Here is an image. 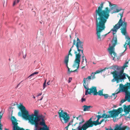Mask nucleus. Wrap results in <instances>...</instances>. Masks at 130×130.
I'll list each match as a JSON object with an SVG mask.
<instances>
[{
    "instance_id": "obj_1",
    "label": "nucleus",
    "mask_w": 130,
    "mask_h": 130,
    "mask_svg": "<svg viewBox=\"0 0 130 130\" xmlns=\"http://www.w3.org/2000/svg\"><path fill=\"white\" fill-rule=\"evenodd\" d=\"M83 42L78 38L76 43L75 40H73V45L70 49L68 55L65 57L64 62L68 71L70 73L78 72L77 70L79 68L80 61V52L83 55L82 62L84 59L87 60L83 53Z\"/></svg>"
},
{
    "instance_id": "obj_2",
    "label": "nucleus",
    "mask_w": 130,
    "mask_h": 130,
    "mask_svg": "<svg viewBox=\"0 0 130 130\" xmlns=\"http://www.w3.org/2000/svg\"><path fill=\"white\" fill-rule=\"evenodd\" d=\"M109 6L111 7L110 9L108 7H106L104 10H102L104 3H102L95 11L96 34L98 39L100 40H101L100 32L104 30L106 28L105 24L110 16V11L116 8V10H114L112 12V13H113L118 12L122 10L121 8L119 9L117 8L118 7L117 5L112 4L109 2Z\"/></svg>"
},
{
    "instance_id": "obj_3",
    "label": "nucleus",
    "mask_w": 130,
    "mask_h": 130,
    "mask_svg": "<svg viewBox=\"0 0 130 130\" xmlns=\"http://www.w3.org/2000/svg\"><path fill=\"white\" fill-rule=\"evenodd\" d=\"M119 14L120 16V18L118 23L113 26L111 31L116 32L118 29H119L121 26H122L120 29L121 32L122 34L125 35L127 34L126 27L127 23L126 22H123L122 20V17L123 16V12L120 13Z\"/></svg>"
},
{
    "instance_id": "obj_4",
    "label": "nucleus",
    "mask_w": 130,
    "mask_h": 130,
    "mask_svg": "<svg viewBox=\"0 0 130 130\" xmlns=\"http://www.w3.org/2000/svg\"><path fill=\"white\" fill-rule=\"evenodd\" d=\"M123 72L124 70H122L119 71L115 70V71L111 73L113 75L114 79H115L117 83H119V80L122 82V80L126 79V76L128 77L129 80H130V77Z\"/></svg>"
},
{
    "instance_id": "obj_5",
    "label": "nucleus",
    "mask_w": 130,
    "mask_h": 130,
    "mask_svg": "<svg viewBox=\"0 0 130 130\" xmlns=\"http://www.w3.org/2000/svg\"><path fill=\"white\" fill-rule=\"evenodd\" d=\"M3 115V113L2 112H0V130H2V125L1 124V120ZM11 119L12 123L13 125V130H25V129L23 128H21L18 126V124L17 122V120L13 116H11ZM5 130H8L7 129L5 128Z\"/></svg>"
},
{
    "instance_id": "obj_6",
    "label": "nucleus",
    "mask_w": 130,
    "mask_h": 130,
    "mask_svg": "<svg viewBox=\"0 0 130 130\" xmlns=\"http://www.w3.org/2000/svg\"><path fill=\"white\" fill-rule=\"evenodd\" d=\"M123 111L122 107L119 108L117 109H113L112 110H110L108 112L109 114V115H107L105 113L103 114L102 116V118H107L111 117L114 118L118 116L119 114Z\"/></svg>"
},
{
    "instance_id": "obj_7",
    "label": "nucleus",
    "mask_w": 130,
    "mask_h": 130,
    "mask_svg": "<svg viewBox=\"0 0 130 130\" xmlns=\"http://www.w3.org/2000/svg\"><path fill=\"white\" fill-rule=\"evenodd\" d=\"M127 85L125 84L124 85L122 84H120V88L121 89L122 91L126 93V96L125 99H122L121 101V103H122L125 102L126 100H127L129 102L130 101V96L128 93V90L129 89H130V83H127Z\"/></svg>"
},
{
    "instance_id": "obj_8",
    "label": "nucleus",
    "mask_w": 130,
    "mask_h": 130,
    "mask_svg": "<svg viewBox=\"0 0 130 130\" xmlns=\"http://www.w3.org/2000/svg\"><path fill=\"white\" fill-rule=\"evenodd\" d=\"M112 43V45L110 46V44H109V48H108V51L110 54L111 55L112 57H113V60H115L116 57H117L116 54L114 51V47L117 44V36H114L111 41Z\"/></svg>"
},
{
    "instance_id": "obj_9",
    "label": "nucleus",
    "mask_w": 130,
    "mask_h": 130,
    "mask_svg": "<svg viewBox=\"0 0 130 130\" xmlns=\"http://www.w3.org/2000/svg\"><path fill=\"white\" fill-rule=\"evenodd\" d=\"M19 108L21 112H19L18 114H20V116L21 115L23 118L29 121L30 120V115H29L28 111L26 109L25 107L22 105H21L19 106Z\"/></svg>"
},
{
    "instance_id": "obj_10",
    "label": "nucleus",
    "mask_w": 130,
    "mask_h": 130,
    "mask_svg": "<svg viewBox=\"0 0 130 130\" xmlns=\"http://www.w3.org/2000/svg\"><path fill=\"white\" fill-rule=\"evenodd\" d=\"M97 118L98 119L96 121H93L92 120V118H91L82 125L86 130L88 128L92 127L94 125L96 126L95 124L98 123L100 119L98 117Z\"/></svg>"
},
{
    "instance_id": "obj_11",
    "label": "nucleus",
    "mask_w": 130,
    "mask_h": 130,
    "mask_svg": "<svg viewBox=\"0 0 130 130\" xmlns=\"http://www.w3.org/2000/svg\"><path fill=\"white\" fill-rule=\"evenodd\" d=\"M60 110H59L58 113L59 117L60 118H62V119L64 121L65 123H67L70 118L69 115L66 112H63V110H61L60 112Z\"/></svg>"
},
{
    "instance_id": "obj_12",
    "label": "nucleus",
    "mask_w": 130,
    "mask_h": 130,
    "mask_svg": "<svg viewBox=\"0 0 130 130\" xmlns=\"http://www.w3.org/2000/svg\"><path fill=\"white\" fill-rule=\"evenodd\" d=\"M86 89L85 95H87L88 94H91V93H93L94 95H96L97 94V90L96 87L92 86L90 88H89L88 86L85 88Z\"/></svg>"
},
{
    "instance_id": "obj_13",
    "label": "nucleus",
    "mask_w": 130,
    "mask_h": 130,
    "mask_svg": "<svg viewBox=\"0 0 130 130\" xmlns=\"http://www.w3.org/2000/svg\"><path fill=\"white\" fill-rule=\"evenodd\" d=\"M77 120L80 121L79 123V125L75 129H72V130H76L78 129V130H86L83 125L81 126L80 125L85 121L84 120L82 117L80 116L76 118Z\"/></svg>"
},
{
    "instance_id": "obj_14",
    "label": "nucleus",
    "mask_w": 130,
    "mask_h": 130,
    "mask_svg": "<svg viewBox=\"0 0 130 130\" xmlns=\"http://www.w3.org/2000/svg\"><path fill=\"white\" fill-rule=\"evenodd\" d=\"M122 125V123L119 125L117 124L115 127V130H130V128L127 126L121 127Z\"/></svg>"
},
{
    "instance_id": "obj_15",
    "label": "nucleus",
    "mask_w": 130,
    "mask_h": 130,
    "mask_svg": "<svg viewBox=\"0 0 130 130\" xmlns=\"http://www.w3.org/2000/svg\"><path fill=\"white\" fill-rule=\"evenodd\" d=\"M91 75L88 77L87 78H84L83 79V86L85 88H86V87L88 86V83L90 82V80L92 78Z\"/></svg>"
},
{
    "instance_id": "obj_16",
    "label": "nucleus",
    "mask_w": 130,
    "mask_h": 130,
    "mask_svg": "<svg viewBox=\"0 0 130 130\" xmlns=\"http://www.w3.org/2000/svg\"><path fill=\"white\" fill-rule=\"evenodd\" d=\"M44 116H43L42 115H39L36 117H35L34 118H33L32 117L31 118V119H32L34 120L37 121V122L40 121H42L44 119Z\"/></svg>"
},
{
    "instance_id": "obj_17",
    "label": "nucleus",
    "mask_w": 130,
    "mask_h": 130,
    "mask_svg": "<svg viewBox=\"0 0 130 130\" xmlns=\"http://www.w3.org/2000/svg\"><path fill=\"white\" fill-rule=\"evenodd\" d=\"M30 123L32 125H34L35 126V128L34 129H39L40 127L38 126L39 123L37 121H35L32 119L30 120L29 121Z\"/></svg>"
},
{
    "instance_id": "obj_18",
    "label": "nucleus",
    "mask_w": 130,
    "mask_h": 130,
    "mask_svg": "<svg viewBox=\"0 0 130 130\" xmlns=\"http://www.w3.org/2000/svg\"><path fill=\"white\" fill-rule=\"evenodd\" d=\"M106 68H105L103 69H101L100 70H98L94 73L93 72H92L91 74V76H92V79H93L95 78V74L99 73L100 72H102L103 71H104L106 70Z\"/></svg>"
},
{
    "instance_id": "obj_19",
    "label": "nucleus",
    "mask_w": 130,
    "mask_h": 130,
    "mask_svg": "<svg viewBox=\"0 0 130 130\" xmlns=\"http://www.w3.org/2000/svg\"><path fill=\"white\" fill-rule=\"evenodd\" d=\"M123 106V109L124 112L126 114L129 113L130 112V105L128 106L127 107L126 105H124Z\"/></svg>"
},
{
    "instance_id": "obj_20",
    "label": "nucleus",
    "mask_w": 130,
    "mask_h": 130,
    "mask_svg": "<svg viewBox=\"0 0 130 130\" xmlns=\"http://www.w3.org/2000/svg\"><path fill=\"white\" fill-rule=\"evenodd\" d=\"M129 40L128 41L127 43H126V42H125V44L124 45V47L125 48V50H124V51L122 53H121V54L120 55V56H121L123 54L124 52L126 50H127V45H129V48L130 49V38H129Z\"/></svg>"
},
{
    "instance_id": "obj_21",
    "label": "nucleus",
    "mask_w": 130,
    "mask_h": 130,
    "mask_svg": "<svg viewBox=\"0 0 130 130\" xmlns=\"http://www.w3.org/2000/svg\"><path fill=\"white\" fill-rule=\"evenodd\" d=\"M83 107L84 108V111H86L90 110V108H92V106H88L84 105L83 106Z\"/></svg>"
},
{
    "instance_id": "obj_22",
    "label": "nucleus",
    "mask_w": 130,
    "mask_h": 130,
    "mask_svg": "<svg viewBox=\"0 0 130 130\" xmlns=\"http://www.w3.org/2000/svg\"><path fill=\"white\" fill-rule=\"evenodd\" d=\"M38 111L37 110H35L34 111V114H32V115H30V119H31V118L32 117L33 118H34L35 117H36L37 116H38Z\"/></svg>"
},
{
    "instance_id": "obj_23",
    "label": "nucleus",
    "mask_w": 130,
    "mask_h": 130,
    "mask_svg": "<svg viewBox=\"0 0 130 130\" xmlns=\"http://www.w3.org/2000/svg\"><path fill=\"white\" fill-rule=\"evenodd\" d=\"M121 69V68L120 67L116 65L113 66L112 67V69L114 70L116 69L117 70H119Z\"/></svg>"
},
{
    "instance_id": "obj_24",
    "label": "nucleus",
    "mask_w": 130,
    "mask_h": 130,
    "mask_svg": "<svg viewBox=\"0 0 130 130\" xmlns=\"http://www.w3.org/2000/svg\"><path fill=\"white\" fill-rule=\"evenodd\" d=\"M44 126V127H40V130H50L49 127H47L45 124Z\"/></svg>"
},
{
    "instance_id": "obj_25",
    "label": "nucleus",
    "mask_w": 130,
    "mask_h": 130,
    "mask_svg": "<svg viewBox=\"0 0 130 130\" xmlns=\"http://www.w3.org/2000/svg\"><path fill=\"white\" fill-rule=\"evenodd\" d=\"M97 94L96 95H98L100 96H102L103 95V90H99L98 92H97Z\"/></svg>"
},
{
    "instance_id": "obj_26",
    "label": "nucleus",
    "mask_w": 130,
    "mask_h": 130,
    "mask_svg": "<svg viewBox=\"0 0 130 130\" xmlns=\"http://www.w3.org/2000/svg\"><path fill=\"white\" fill-rule=\"evenodd\" d=\"M40 125L42 126H44L45 125V120H43L41 122H40L39 123Z\"/></svg>"
},
{
    "instance_id": "obj_27",
    "label": "nucleus",
    "mask_w": 130,
    "mask_h": 130,
    "mask_svg": "<svg viewBox=\"0 0 130 130\" xmlns=\"http://www.w3.org/2000/svg\"><path fill=\"white\" fill-rule=\"evenodd\" d=\"M119 89H117L115 91V93L117 94L119 93L121 91V89H120V87H119Z\"/></svg>"
},
{
    "instance_id": "obj_28",
    "label": "nucleus",
    "mask_w": 130,
    "mask_h": 130,
    "mask_svg": "<svg viewBox=\"0 0 130 130\" xmlns=\"http://www.w3.org/2000/svg\"><path fill=\"white\" fill-rule=\"evenodd\" d=\"M104 119H103L102 120H101L100 122H99L98 123H96L95 124V125H99L101 124L102 122H103L104 121Z\"/></svg>"
},
{
    "instance_id": "obj_29",
    "label": "nucleus",
    "mask_w": 130,
    "mask_h": 130,
    "mask_svg": "<svg viewBox=\"0 0 130 130\" xmlns=\"http://www.w3.org/2000/svg\"><path fill=\"white\" fill-rule=\"evenodd\" d=\"M19 0H15L14 1V2L13 6H14L16 4L18 3L19 2Z\"/></svg>"
},
{
    "instance_id": "obj_30",
    "label": "nucleus",
    "mask_w": 130,
    "mask_h": 130,
    "mask_svg": "<svg viewBox=\"0 0 130 130\" xmlns=\"http://www.w3.org/2000/svg\"><path fill=\"white\" fill-rule=\"evenodd\" d=\"M46 79L45 80V82L43 84V89H44V88H45V87L46 86Z\"/></svg>"
},
{
    "instance_id": "obj_31",
    "label": "nucleus",
    "mask_w": 130,
    "mask_h": 130,
    "mask_svg": "<svg viewBox=\"0 0 130 130\" xmlns=\"http://www.w3.org/2000/svg\"><path fill=\"white\" fill-rule=\"evenodd\" d=\"M102 96H104V98L105 99H106L108 98V94H103V95Z\"/></svg>"
},
{
    "instance_id": "obj_32",
    "label": "nucleus",
    "mask_w": 130,
    "mask_h": 130,
    "mask_svg": "<svg viewBox=\"0 0 130 130\" xmlns=\"http://www.w3.org/2000/svg\"><path fill=\"white\" fill-rule=\"evenodd\" d=\"M128 63V62H126L123 66V67L124 68L125 67H127V66L126 65V64Z\"/></svg>"
},
{
    "instance_id": "obj_33",
    "label": "nucleus",
    "mask_w": 130,
    "mask_h": 130,
    "mask_svg": "<svg viewBox=\"0 0 130 130\" xmlns=\"http://www.w3.org/2000/svg\"><path fill=\"white\" fill-rule=\"evenodd\" d=\"M38 72H34V73H32L31 74V75L32 76H33L34 75H35V74H38Z\"/></svg>"
},
{
    "instance_id": "obj_34",
    "label": "nucleus",
    "mask_w": 130,
    "mask_h": 130,
    "mask_svg": "<svg viewBox=\"0 0 130 130\" xmlns=\"http://www.w3.org/2000/svg\"><path fill=\"white\" fill-rule=\"evenodd\" d=\"M86 101V99L85 98H82L81 100V102H85Z\"/></svg>"
},
{
    "instance_id": "obj_35",
    "label": "nucleus",
    "mask_w": 130,
    "mask_h": 130,
    "mask_svg": "<svg viewBox=\"0 0 130 130\" xmlns=\"http://www.w3.org/2000/svg\"><path fill=\"white\" fill-rule=\"evenodd\" d=\"M73 122V120H72L71 121H70V122H69L68 124V125L69 126L70 125H71V124Z\"/></svg>"
},
{
    "instance_id": "obj_36",
    "label": "nucleus",
    "mask_w": 130,
    "mask_h": 130,
    "mask_svg": "<svg viewBox=\"0 0 130 130\" xmlns=\"http://www.w3.org/2000/svg\"><path fill=\"white\" fill-rule=\"evenodd\" d=\"M72 80V78L71 77H69V80L68 81V83H70L71 80Z\"/></svg>"
},
{
    "instance_id": "obj_37",
    "label": "nucleus",
    "mask_w": 130,
    "mask_h": 130,
    "mask_svg": "<svg viewBox=\"0 0 130 130\" xmlns=\"http://www.w3.org/2000/svg\"><path fill=\"white\" fill-rule=\"evenodd\" d=\"M96 117H98L100 119L101 118H102V116H101L100 115H97L96 116Z\"/></svg>"
},
{
    "instance_id": "obj_38",
    "label": "nucleus",
    "mask_w": 130,
    "mask_h": 130,
    "mask_svg": "<svg viewBox=\"0 0 130 130\" xmlns=\"http://www.w3.org/2000/svg\"><path fill=\"white\" fill-rule=\"evenodd\" d=\"M42 92L38 94V95L37 96L38 97L39 96H40V95H42Z\"/></svg>"
},
{
    "instance_id": "obj_39",
    "label": "nucleus",
    "mask_w": 130,
    "mask_h": 130,
    "mask_svg": "<svg viewBox=\"0 0 130 130\" xmlns=\"http://www.w3.org/2000/svg\"><path fill=\"white\" fill-rule=\"evenodd\" d=\"M22 82H21L19 84H18L17 86L15 87L16 88H17L20 85V84H21V83Z\"/></svg>"
},
{
    "instance_id": "obj_40",
    "label": "nucleus",
    "mask_w": 130,
    "mask_h": 130,
    "mask_svg": "<svg viewBox=\"0 0 130 130\" xmlns=\"http://www.w3.org/2000/svg\"><path fill=\"white\" fill-rule=\"evenodd\" d=\"M69 126L68 125L67 126H66V127H65V128H66L67 129L66 130H68V129Z\"/></svg>"
},
{
    "instance_id": "obj_41",
    "label": "nucleus",
    "mask_w": 130,
    "mask_h": 130,
    "mask_svg": "<svg viewBox=\"0 0 130 130\" xmlns=\"http://www.w3.org/2000/svg\"><path fill=\"white\" fill-rule=\"evenodd\" d=\"M109 130H113V129H112L111 127L109 129ZM114 130H115V128L114 129Z\"/></svg>"
},
{
    "instance_id": "obj_42",
    "label": "nucleus",
    "mask_w": 130,
    "mask_h": 130,
    "mask_svg": "<svg viewBox=\"0 0 130 130\" xmlns=\"http://www.w3.org/2000/svg\"><path fill=\"white\" fill-rule=\"evenodd\" d=\"M78 123H75V124H74V125H73V127H74V126H75V125L76 124H78Z\"/></svg>"
},
{
    "instance_id": "obj_43",
    "label": "nucleus",
    "mask_w": 130,
    "mask_h": 130,
    "mask_svg": "<svg viewBox=\"0 0 130 130\" xmlns=\"http://www.w3.org/2000/svg\"><path fill=\"white\" fill-rule=\"evenodd\" d=\"M116 94L115 93H112V95H113V96H115V95H116Z\"/></svg>"
},
{
    "instance_id": "obj_44",
    "label": "nucleus",
    "mask_w": 130,
    "mask_h": 130,
    "mask_svg": "<svg viewBox=\"0 0 130 130\" xmlns=\"http://www.w3.org/2000/svg\"><path fill=\"white\" fill-rule=\"evenodd\" d=\"M50 82V80L48 81V82H47V84L48 85H50V84H49V83Z\"/></svg>"
},
{
    "instance_id": "obj_45",
    "label": "nucleus",
    "mask_w": 130,
    "mask_h": 130,
    "mask_svg": "<svg viewBox=\"0 0 130 130\" xmlns=\"http://www.w3.org/2000/svg\"><path fill=\"white\" fill-rule=\"evenodd\" d=\"M31 76H31V74H30V75L28 77V78H29V77H31Z\"/></svg>"
},
{
    "instance_id": "obj_46",
    "label": "nucleus",
    "mask_w": 130,
    "mask_h": 130,
    "mask_svg": "<svg viewBox=\"0 0 130 130\" xmlns=\"http://www.w3.org/2000/svg\"><path fill=\"white\" fill-rule=\"evenodd\" d=\"M42 98H43V97H42V98L41 99H40V100H38V101H39V100H42Z\"/></svg>"
},
{
    "instance_id": "obj_47",
    "label": "nucleus",
    "mask_w": 130,
    "mask_h": 130,
    "mask_svg": "<svg viewBox=\"0 0 130 130\" xmlns=\"http://www.w3.org/2000/svg\"><path fill=\"white\" fill-rule=\"evenodd\" d=\"M85 66H84V67H83L82 68V69H84V68H85Z\"/></svg>"
},
{
    "instance_id": "obj_48",
    "label": "nucleus",
    "mask_w": 130,
    "mask_h": 130,
    "mask_svg": "<svg viewBox=\"0 0 130 130\" xmlns=\"http://www.w3.org/2000/svg\"><path fill=\"white\" fill-rule=\"evenodd\" d=\"M105 129L106 130H109V129L107 128H105Z\"/></svg>"
},
{
    "instance_id": "obj_49",
    "label": "nucleus",
    "mask_w": 130,
    "mask_h": 130,
    "mask_svg": "<svg viewBox=\"0 0 130 130\" xmlns=\"http://www.w3.org/2000/svg\"><path fill=\"white\" fill-rule=\"evenodd\" d=\"M116 32H115V33L114 32H113V33H112L113 35H114L115 34V33H116Z\"/></svg>"
},
{
    "instance_id": "obj_50",
    "label": "nucleus",
    "mask_w": 130,
    "mask_h": 130,
    "mask_svg": "<svg viewBox=\"0 0 130 130\" xmlns=\"http://www.w3.org/2000/svg\"><path fill=\"white\" fill-rule=\"evenodd\" d=\"M33 98L34 99H35L36 97L35 96H33Z\"/></svg>"
},
{
    "instance_id": "obj_51",
    "label": "nucleus",
    "mask_w": 130,
    "mask_h": 130,
    "mask_svg": "<svg viewBox=\"0 0 130 130\" xmlns=\"http://www.w3.org/2000/svg\"><path fill=\"white\" fill-rule=\"evenodd\" d=\"M70 39H71V37L70 35Z\"/></svg>"
},
{
    "instance_id": "obj_52",
    "label": "nucleus",
    "mask_w": 130,
    "mask_h": 130,
    "mask_svg": "<svg viewBox=\"0 0 130 130\" xmlns=\"http://www.w3.org/2000/svg\"><path fill=\"white\" fill-rule=\"evenodd\" d=\"M109 33H110V32H108V33L107 34H108ZM107 34H106V35H105V36H106V35H107Z\"/></svg>"
},
{
    "instance_id": "obj_53",
    "label": "nucleus",
    "mask_w": 130,
    "mask_h": 130,
    "mask_svg": "<svg viewBox=\"0 0 130 130\" xmlns=\"http://www.w3.org/2000/svg\"><path fill=\"white\" fill-rule=\"evenodd\" d=\"M93 64H95V63L94 62H93Z\"/></svg>"
},
{
    "instance_id": "obj_54",
    "label": "nucleus",
    "mask_w": 130,
    "mask_h": 130,
    "mask_svg": "<svg viewBox=\"0 0 130 130\" xmlns=\"http://www.w3.org/2000/svg\"><path fill=\"white\" fill-rule=\"evenodd\" d=\"M98 114H100V112H98Z\"/></svg>"
},
{
    "instance_id": "obj_55",
    "label": "nucleus",
    "mask_w": 130,
    "mask_h": 130,
    "mask_svg": "<svg viewBox=\"0 0 130 130\" xmlns=\"http://www.w3.org/2000/svg\"><path fill=\"white\" fill-rule=\"evenodd\" d=\"M26 130H30L29 129H26Z\"/></svg>"
},
{
    "instance_id": "obj_56",
    "label": "nucleus",
    "mask_w": 130,
    "mask_h": 130,
    "mask_svg": "<svg viewBox=\"0 0 130 130\" xmlns=\"http://www.w3.org/2000/svg\"><path fill=\"white\" fill-rule=\"evenodd\" d=\"M3 6H4V3H3Z\"/></svg>"
},
{
    "instance_id": "obj_57",
    "label": "nucleus",
    "mask_w": 130,
    "mask_h": 130,
    "mask_svg": "<svg viewBox=\"0 0 130 130\" xmlns=\"http://www.w3.org/2000/svg\"><path fill=\"white\" fill-rule=\"evenodd\" d=\"M129 118H130V116L129 117Z\"/></svg>"
},
{
    "instance_id": "obj_58",
    "label": "nucleus",
    "mask_w": 130,
    "mask_h": 130,
    "mask_svg": "<svg viewBox=\"0 0 130 130\" xmlns=\"http://www.w3.org/2000/svg\"><path fill=\"white\" fill-rule=\"evenodd\" d=\"M61 120H62V119H61Z\"/></svg>"
},
{
    "instance_id": "obj_59",
    "label": "nucleus",
    "mask_w": 130,
    "mask_h": 130,
    "mask_svg": "<svg viewBox=\"0 0 130 130\" xmlns=\"http://www.w3.org/2000/svg\"><path fill=\"white\" fill-rule=\"evenodd\" d=\"M106 121H105V122H106Z\"/></svg>"
}]
</instances>
